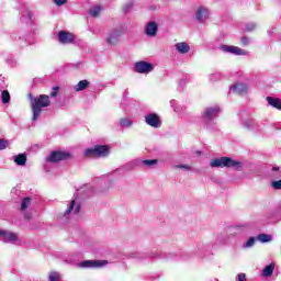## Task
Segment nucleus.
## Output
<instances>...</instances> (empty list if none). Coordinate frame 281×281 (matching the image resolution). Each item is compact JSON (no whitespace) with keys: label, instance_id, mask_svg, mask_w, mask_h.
Instances as JSON below:
<instances>
[{"label":"nucleus","instance_id":"nucleus-1","mask_svg":"<svg viewBox=\"0 0 281 281\" xmlns=\"http://www.w3.org/2000/svg\"><path fill=\"white\" fill-rule=\"evenodd\" d=\"M30 100H31V108L33 112V122H36L38 117H41V113H43V109L49 106V95L42 94L37 98L32 97L30 94Z\"/></svg>","mask_w":281,"mask_h":281},{"label":"nucleus","instance_id":"nucleus-2","mask_svg":"<svg viewBox=\"0 0 281 281\" xmlns=\"http://www.w3.org/2000/svg\"><path fill=\"white\" fill-rule=\"evenodd\" d=\"M211 168H234L235 170H241L243 162L229 157H221L211 160Z\"/></svg>","mask_w":281,"mask_h":281},{"label":"nucleus","instance_id":"nucleus-3","mask_svg":"<svg viewBox=\"0 0 281 281\" xmlns=\"http://www.w3.org/2000/svg\"><path fill=\"white\" fill-rule=\"evenodd\" d=\"M109 155V146L106 145H95L92 148L85 150L86 157H106Z\"/></svg>","mask_w":281,"mask_h":281},{"label":"nucleus","instance_id":"nucleus-4","mask_svg":"<svg viewBox=\"0 0 281 281\" xmlns=\"http://www.w3.org/2000/svg\"><path fill=\"white\" fill-rule=\"evenodd\" d=\"M123 35L124 29H114L106 35L105 43H108V45H117L119 43H121Z\"/></svg>","mask_w":281,"mask_h":281},{"label":"nucleus","instance_id":"nucleus-5","mask_svg":"<svg viewBox=\"0 0 281 281\" xmlns=\"http://www.w3.org/2000/svg\"><path fill=\"white\" fill-rule=\"evenodd\" d=\"M106 265H109L106 260H85L79 267L82 269H102V267H106Z\"/></svg>","mask_w":281,"mask_h":281},{"label":"nucleus","instance_id":"nucleus-6","mask_svg":"<svg viewBox=\"0 0 281 281\" xmlns=\"http://www.w3.org/2000/svg\"><path fill=\"white\" fill-rule=\"evenodd\" d=\"M69 157H70V155L67 151H53L46 158V161H50L53 164H56V161H63L65 159H69Z\"/></svg>","mask_w":281,"mask_h":281},{"label":"nucleus","instance_id":"nucleus-7","mask_svg":"<svg viewBox=\"0 0 281 281\" xmlns=\"http://www.w3.org/2000/svg\"><path fill=\"white\" fill-rule=\"evenodd\" d=\"M155 69V66L147 61H137L135 64V71L137 74H150Z\"/></svg>","mask_w":281,"mask_h":281},{"label":"nucleus","instance_id":"nucleus-8","mask_svg":"<svg viewBox=\"0 0 281 281\" xmlns=\"http://www.w3.org/2000/svg\"><path fill=\"white\" fill-rule=\"evenodd\" d=\"M0 240H2V243H12L14 245V243L19 240V236L16 233L0 229Z\"/></svg>","mask_w":281,"mask_h":281},{"label":"nucleus","instance_id":"nucleus-9","mask_svg":"<svg viewBox=\"0 0 281 281\" xmlns=\"http://www.w3.org/2000/svg\"><path fill=\"white\" fill-rule=\"evenodd\" d=\"M195 19L200 23H205L210 19V9L206 7H199L195 11Z\"/></svg>","mask_w":281,"mask_h":281},{"label":"nucleus","instance_id":"nucleus-10","mask_svg":"<svg viewBox=\"0 0 281 281\" xmlns=\"http://www.w3.org/2000/svg\"><path fill=\"white\" fill-rule=\"evenodd\" d=\"M79 212H80V203H78L76 200H72L68 204V207L64 213V216L65 218H69L70 216H74V214H78Z\"/></svg>","mask_w":281,"mask_h":281},{"label":"nucleus","instance_id":"nucleus-11","mask_svg":"<svg viewBox=\"0 0 281 281\" xmlns=\"http://www.w3.org/2000/svg\"><path fill=\"white\" fill-rule=\"evenodd\" d=\"M221 49H222V52H225L226 54H235L236 56H246L247 55V50H243L238 46L222 45Z\"/></svg>","mask_w":281,"mask_h":281},{"label":"nucleus","instance_id":"nucleus-12","mask_svg":"<svg viewBox=\"0 0 281 281\" xmlns=\"http://www.w3.org/2000/svg\"><path fill=\"white\" fill-rule=\"evenodd\" d=\"M145 122L154 128H159V126H161V120H159V116L157 114H148L147 116H145Z\"/></svg>","mask_w":281,"mask_h":281},{"label":"nucleus","instance_id":"nucleus-13","mask_svg":"<svg viewBox=\"0 0 281 281\" xmlns=\"http://www.w3.org/2000/svg\"><path fill=\"white\" fill-rule=\"evenodd\" d=\"M58 38H59V43L67 45V44L71 43L72 41H75L76 37L74 36V34H71L69 32L61 31L58 34Z\"/></svg>","mask_w":281,"mask_h":281},{"label":"nucleus","instance_id":"nucleus-14","mask_svg":"<svg viewBox=\"0 0 281 281\" xmlns=\"http://www.w3.org/2000/svg\"><path fill=\"white\" fill-rule=\"evenodd\" d=\"M158 30L159 26L156 24V22H149L145 27V34L150 37H155L157 36Z\"/></svg>","mask_w":281,"mask_h":281},{"label":"nucleus","instance_id":"nucleus-15","mask_svg":"<svg viewBox=\"0 0 281 281\" xmlns=\"http://www.w3.org/2000/svg\"><path fill=\"white\" fill-rule=\"evenodd\" d=\"M221 109L218 106L207 108L204 112L205 120H214V117H218V113Z\"/></svg>","mask_w":281,"mask_h":281},{"label":"nucleus","instance_id":"nucleus-16","mask_svg":"<svg viewBox=\"0 0 281 281\" xmlns=\"http://www.w3.org/2000/svg\"><path fill=\"white\" fill-rule=\"evenodd\" d=\"M233 93H237L238 95H245L247 93V86L244 83H236L231 88Z\"/></svg>","mask_w":281,"mask_h":281},{"label":"nucleus","instance_id":"nucleus-17","mask_svg":"<svg viewBox=\"0 0 281 281\" xmlns=\"http://www.w3.org/2000/svg\"><path fill=\"white\" fill-rule=\"evenodd\" d=\"M178 54H188L190 52V45L186 42H179L175 45Z\"/></svg>","mask_w":281,"mask_h":281},{"label":"nucleus","instance_id":"nucleus-18","mask_svg":"<svg viewBox=\"0 0 281 281\" xmlns=\"http://www.w3.org/2000/svg\"><path fill=\"white\" fill-rule=\"evenodd\" d=\"M267 102H268V104H270V106H273V109H278L279 111H281V100L280 99H277L273 97H268Z\"/></svg>","mask_w":281,"mask_h":281},{"label":"nucleus","instance_id":"nucleus-19","mask_svg":"<svg viewBox=\"0 0 281 281\" xmlns=\"http://www.w3.org/2000/svg\"><path fill=\"white\" fill-rule=\"evenodd\" d=\"M276 270V263H270L268 265L263 271H262V276L263 278H269V276H272L273 271Z\"/></svg>","mask_w":281,"mask_h":281},{"label":"nucleus","instance_id":"nucleus-20","mask_svg":"<svg viewBox=\"0 0 281 281\" xmlns=\"http://www.w3.org/2000/svg\"><path fill=\"white\" fill-rule=\"evenodd\" d=\"M14 161L16 162L18 166H25L27 161V156H25V154H20L15 156Z\"/></svg>","mask_w":281,"mask_h":281},{"label":"nucleus","instance_id":"nucleus-21","mask_svg":"<svg viewBox=\"0 0 281 281\" xmlns=\"http://www.w3.org/2000/svg\"><path fill=\"white\" fill-rule=\"evenodd\" d=\"M89 87V81L81 80L78 82V85L75 87V91H85Z\"/></svg>","mask_w":281,"mask_h":281},{"label":"nucleus","instance_id":"nucleus-22","mask_svg":"<svg viewBox=\"0 0 281 281\" xmlns=\"http://www.w3.org/2000/svg\"><path fill=\"white\" fill-rule=\"evenodd\" d=\"M100 12H102V7L100 5H94L90 9L91 16H100Z\"/></svg>","mask_w":281,"mask_h":281},{"label":"nucleus","instance_id":"nucleus-23","mask_svg":"<svg viewBox=\"0 0 281 281\" xmlns=\"http://www.w3.org/2000/svg\"><path fill=\"white\" fill-rule=\"evenodd\" d=\"M257 240H259V243H271V235L260 234L257 236Z\"/></svg>","mask_w":281,"mask_h":281},{"label":"nucleus","instance_id":"nucleus-24","mask_svg":"<svg viewBox=\"0 0 281 281\" xmlns=\"http://www.w3.org/2000/svg\"><path fill=\"white\" fill-rule=\"evenodd\" d=\"M10 102V92L8 90L2 91V104Z\"/></svg>","mask_w":281,"mask_h":281},{"label":"nucleus","instance_id":"nucleus-25","mask_svg":"<svg viewBox=\"0 0 281 281\" xmlns=\"http://www.w3.org/2000/svg\"><path fill=\"white\" fill-rule=\"evenodd\" d=\"M32 200L30 198H24L22 200V204H21V210L25 211L26 207H29V205H31Z\"/></svg>","mask_w":281,"mask_h":281},{"label":"nucleus","instance_id":"nucleus-26","mask_svg":"<svg viewBox=\"0 0 281 281\" xmlns=\"http://www.w3.org/2000/svg\"><path fill=\"white\" fill-rule=\"evenodd\" d=\"M256 245V238L250 237L247 243L244 244L245 249H249V247H254Z\"/></svg>","mask_w":281,"mask_h":281},{"label":"nucleus","instance_id":"nucleus-27","mask_svg":"<svg viewBox=\"0 0 281 281\" xmlns=\"http://www.w3.org/2000/svg\"><path fill=\"white\" fill-rule=\"evenodd\" d=\"M48 278H49V281H60V273L50 272Z\"/></svg>","mask_w":281,"mask_h":281},{"label":"nucleus","instance_id":"nucleus-28","mask_svg":"<svg viewBox=\"0 0 281 281\" xmlns=\"http://www.w3.org/2000/svg\"><path fill=\"white\" fill-rule=\"evenodd\" d=\"M132 125H133V122L131 120L128 119L121 120V126L128 128V126H132Z\"/></svg>","mask_w":281,"mask_h":281},{"label":"nucleus","instance_id":"nucleus-29","mask_svg":"<svg viewBox=\"0 0 281 281\" xmlns=\"http://www.w3.org/2000/svg\"><path fill=\"white\" fill-rule=\"evenodd\" d=\"M144 166H147L148 168L157 165V159H151V160H143Z\"/></svg>","mask_w":281,"mask_h":281},{"label":"nucleus","instance_id":"nucleus-30","mask_svg":"<svg viewBox=\"0 0 281 281\" xmlns=\"http://www.w3.org/2000/svg\"><path fill=\"white\" fill-rule=\"evenodd\" d=\"M9 143L5 139H0V150H5L8 148Z\"/></svg>","mask_w":281,"mask_h":281},{"label":"nucleus","instance_id":"nucleus-31","mask_svg":"<svg viewBox=\"0 0 281 281\" xmlns=\"http://www.w3.org/2000/svg\"><path fill=\"white\" fill-rule=\"evenodd\" d=\"M58 91H60V88L58 86L53 87L50 98H56V95H58Z\"/></svg>","mask_w":281,"mask_h":281},{"label":"nucleus","instance_id":"nucleus-32","mask_svg":"<svg viewBox=\"0 0 281 281\" xmlns=\"http://www.w3.org/2000/svg\"><path fill=\"white\" fill-rule=\"evenodd\" d=\"M254 30H256V24L255 23H249V24L246 25V31L247 32H251Z\"/></svg>","mask_w":281,"mask_h":281},{"label":"nucleus","instance_id":"nucleus-33","mask_svg":"<svg viewBox=\"0 0 281 281\" xmlns=\"http://www.w3.org/2000/svg\"><path fill=\"white\" fill-rule=\"evenodd\" d=\"M54 3H56L58 7L60 5H65V3H67V0H53Z\"/></svg>","mask_w":281,"mask_h":281},{"label":"nucleus","instance_id":"nucleus-34","mask_svg":"<svg viewBox=\"0 0 281 281\" xmlns=\"http://www.w3.org/2000/svg\"><path fill=\"white\" fill-rule=\"evenodd\" d=\"M245 126H246V128L251 130V128H254V122L248 121V122L245 123Z\"/></svg>","mask_w":281,"mask_h":281},{"label":"nucleus","instance_id":"nucleus-35","mask_svg":"<svg viewBox=\"0 0 281 281\" xmlns=\"http://www.w3.org/2000/svg\"><path fill=\"white\" fill-rule=\"evenodd\" d=\"M176 168H182L183 170H191L190 166L188 165H178Z\"/></svg>","mask_w":281,"mask_h":281},{"label":"nucleus","instance_id":"nucleus-36","mask_svg":"<svg viewBox=\"0 0 281 281\" xmlns=\"http://www.w3.org/2000/svg\"><path fill=\"white\" fill-rule=\"evenodd\" d=\"M245 280H247V277L245 276V273H239L238 281H245Z\"/></svg>","mask_w":281,"mask_h":281},{"label":"nucleus","instance_id":"nucleus-37","mask_svg":"<svg viewBox=\"0 0 281 281\" xmlns=\"http://www.w3.org/2000/svg\"><path fill=\"white\" fill-rule=\"evenodd\" d=\"M249 38L248 37H243L241 38V43H243V45H249Z\"/></svg>","mask_w":281,"mask_h":281},{"label":"nucleus","instance_id":"nucleus-38","mask_svg":"<svg viewBox=\"0 0 281 281\" xmlns=\"http://www.w3.org/2000/svg\"><path fill=\"white\" fill-rule=\"evenodd\" d=\"M272 171H273V172H279V171H280V167H273V168H272Z\"/></svg>","mask_w":281,"mask_h":281},{"label":"nucleus","instance_id":"nucleus-39","mask_svg":"<svg viewBox=\"0 0 281 281\" xmlns=\"http://www.w3.org/2000/svg\"><path fill=\"white\" fill-rule=\"evenodd\" d=\"M234 229H235V228H231V229H229L231 234H236V233L234 232Z\"/></svg>","mask_w":281,"mask_h":281},{"label":"nucleus","instance_id":"nucleus-40","mask_svg":"<svg viewBox=\"0 0 281 281\" xmlns=\"http://www.w3.org/2000/svg\"><path fill=\"white\" fill-rule=\"evenodd\" d=\"M211 80H216V78H214V76H211Z\"/></svg>","mask_w":281,"mask_h":281},{"label":"nucleus","instance_id":"nucleus-41","mask_svg":"<svg viewBox=\"0 0 281 281\" xmlns=\"http://www.w3.org/2000/svg\"><path fill=\"white\" fill-rule=\"evenodd\" d=\"M25 218H26V220H30V215H25Z\"/></svg>","mask_w":281,"mask_h":281}]
</instances>
